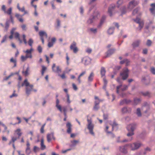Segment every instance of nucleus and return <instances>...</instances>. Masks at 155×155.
Returning <instances> with one entry per match:
<instances>
[{"label": "nucleus", "instance_id": "obj_57", "mask_svg": "<svg viewBox=\"0 0 155 155\" xmlns=\"http://www.w3.org/2000/svg\"><path fill=\"white\" fill-rule=\"evenodd\" d=\"M91 31L94 33H95L97 32V30L96 28H91L90 29Z\"/></svg>", "mask_w": 155, "mask_h": 155}, {"label": "nucleus", "instance_id": "obj_51", "mask_svg": "<svg viewBox=\"0 0 155 155\" xmlns=\"http://www.w3.org/2000/svg\"><path fill=\"white\" fill-rule=\"evenodd\" d=\"M66 95L67 97V102L68 104H70L71 102V101H70V99L69 95L68 93H67Z\"/></svg>", "mask_w": 155, "mask_h": 155}, {"label": "nucleus", "instance_id": "obj_54", "mask_svg": "<svg viewBox=\"0 0 155 155\" xmlns=\"http://www.w3.org/2000/svg\"><path fill=\"white\" fill-rule=\"evenodd\" d=\"M23 41L24 42V43L25 44H26L27 43V41H26V36L25 35H22Z\"/></svg>", "mask_w": 155, "mask_h": 155}, {"label": "nucleus", "instance_id": "obj_17", "mask_svg": "<svg viewBox=\"0 0 155 155\" xmlns=\"http://www.w3.org/2000/svg\"><path fill=\"white\" fill-rule=\"evenodd\" d=\"M151 8L149 9L150 11L152 14H155V3H152L150 5Z\"/></svg>", "mask_w": 155, "mask_h": 155}, {"label": "nucleus", "instance_id": "obj_63", "mask_svg": "<svg viewBox=\"0 0 155 155\" xmlns=\"http://www.w3.org/2000/svg\"><path fill=\"white\" fill-rule=\"evenodd\" d=\"M10 62H12L14 63L16 62V60L15 59H14L13 58H12L10 60Z\"/></svg>", "mask_w": 155, "mask_h": 155}, {"label": "nucleus", "instance_id": "obj_59", "mask_svg": "<svg viewBox=\"0 0 155 155\" xmlns=\"http://www.w3.org/2000/svg\"><path fill=\"white\" fill-rule=\"evenodd\" d=\"M54 43L51 42H49L48 43V46L49 48L52 47Z\"/></svg>", "mask_w": 155, "mask_h": 155}, {"label": "nucleus", "instance_id": "obj_47", "mask_svg": "<svg viewBox=\"0 0 155 155\" xmlns=\"http://www.w3.org/2000/svg\"><path fill=\"white\" fill-rule=\"evenodd\" d=\"M33 43V40L31 38H30L28 41V43L29 45L31 47H32V44Z\"/></svg>", "mask_w": 155, "mask_h": 155}, {"label": "nucleus", "instance_id": "obj_35", "mask_svg": "<svg viewBox=\"0 0 155 155\" xmlns=\"http://www.w3.org/2000/svg\"><path fill=\"white\" fill-rule=\"evenodd\" d=\"M94 74L93 72H91L88 78V81L89 82H91L93 79Z\"/></svg>", "mask_w": 155, "mask_h": 155}, {"label": "nucleus", "instance_id": "obj_19", "mask_svg": "<svg viewBox=\"0 0 155 155\" xmlns=\"http://www.w3.org/2000/svg\"><path fill=\"white\" fill-rule=\"evenodd\" d=\"M56 107L61 112H62V107L61 105L59 104V101L58 98L56 99Z\"/></svg>", "mask_w": 155, "mask_h": 155}, {"label": "nucleus", "instance_id": "obj_42", "mask_svg": "<svg viewBox=\"0 0 155 155\" xmlns=\"http://www.w3.org/2000/svg\"><path fill=\"white\" fill-rule=\"evenodd\" d=\"M19 137H17L15 136H13L11 137V140L12 141V143H14L15 141H16L18 139H19Z\"/></svg>", "mask_w": 155, "mask_h": 155}, {"label": "nucleus", "instance_id": "obj_46", "mask_svg": "<svg viewBox=\"0 0 155 155\" xmlns=\"http://www.w3.org/2000/svg\"><path fill=\"white\" fill-rule=\"evenodd\" d=\"M25 152L26 154H29L31 153V150L30 147H27L25 150Z\"/></svg>", "mask_w": 155, "mask_h": 155}, {"label": "nucleus", "instance_id": "obj_2", "mask_svg": "<svg viewBox=\"0 0 155 155\" xmlns=\"http://www.w3.org/2000/svg\"><path fill=\"white\" fill-rule=\"evenodd\" d=\"M142 145V144L140 142H136L126 144V146H128L131 150L134 151L139 149Z\"/></svg>", "mask_w": 155, "mask_h": 155}, {"label": "nucleus", "instance_id": "obj_52", "mask_svg": "<svg viewBox=\"0 0 155 155\" xmlns=\"http://www.w3.org/2000/svg\"><path fill=\"white\" fill-rule=\"evenodd\" d=\"M92 51V50L91 48H87L86 50V52L88 54H90Z\"/></svg>", "mask_w": 155, "mask_h": 155}, {"label": "nucleus", "instance_id": "obj_8", "mask_svg": "<svg viewBox=\"0 0 155 155\" xmlns=\"http://www.w3.org/2000/svg\"><path fill=\"white\" fill-rule=\"evenodd\" d=\"M128 70L127 68H125L123 71L120 73V75L122 76V79L124 80L126 79L128 77Z\"/></svg>", "mask_w": 155, "mask_h": 155}, {"label": "nucleus", "instance_id": "obj_30", "mask_svg": "<svg viewBox=\"0 0 155 155\" xmlns=\"http://www.w3.org/2000/svg\"><path fill=\"white\" fill-rule=\"evenodd\" d=\"M106 18V16L105 15L103 16L100 22L99 25H98V27H99L103 24Z\"/></svg>", "mask_w": 155, "mask_h": 155}, {"label": "nucleus", "instance_id": "obj_40", "mask_svg": "<svg viewBox=\"0 0 155 155\" xmlns=\"http://www.w3.org/2000/svg\"><path fill=\"white\" fill-rule=\"evenodd\" d=\"M103 81L104 83V85L103 87V89L105 90H106V88L107 85V81L105 78H104Z\"/></svg>", "mask_w": 155, "mask_h": 155}, {"label": "nucleus", "instance_id": "obj_53", "mask_svg": "<svg viewBox=\"0 0 155 155\" xmlns=\"http://www.w3.org/2000/svg\"><path fill=\"white\" fill-rule=\"evenodd\" d=\"M143 95L149 97L150 96V94L148 92H146L142 93Z\"/></svg>", "mask_w": 155, "mask_h": 155}, {"label": "nucleus", "instance_id": "obj_64", "mask_svg": "<svg viewBox=\"0 0 155 155\" xmlns=\"http://www.w3.org/2000/svg\"><path fill=\"white\" fill-rule=\"evenodd\" d=\"M72 87L73 89L76 91L77 90V87L76 86V85L74 83L72 84Z\"/></svg>", "mask_w": 155, "mask_h": 155}, {"label": "nucleus", "instance_id": "obj_18", "mask_svg": "<svg viewBox=\"0 0 155 155\" xmlns=\"http://www.w3.org/2000/svg\"><path fill=\"white\" fill-rule=\"evenodd\" d=\"M66 127L67 128V132L68 134L71 133L72 130V125L70 122H68L66 124Z\"/></svg>", "mask_w": 155, "mask_h": 155}, {"label": "nucleus", "instance_id": "obj_50", "mask_svg": "<svg viewBox=\"0 0 155 155\" xmlns=\"http://www.w3.org/2000/svg\"><path fill=\"white\" fill-rule=\"evenodd\" d=\"M99 108L98 105H95L93 107V110L95 111H97Z\"/></svg>", "mask_w": 155, "mask_h": 155}, {"label": "nucleus", "instance_id": "obj_1", "mask_svg": "<svg viewBox=\"0 0 155 155\" xmlns=\"http://www.w3.org/2000/svg\"><path fill=\"white\" fill-rule=\"evenodd\" d=\"M137 125L136 123H132L128 125L127 127V130L129 132L127 134L128 137L131 136L134 134V131L136 129Z\"/></svg>", "mask_w": 155, "mask_h": 155}, {"label": "nucleus", "instance_id": "obj_15", "mask_svg": "<svg viewBox=\"0 0 155 155\" xmlns=\"http://www.w3.org/2000/svg\"><path fill=\"white\" fill-rule=\"evenodd\" d=\"M142 81L145 84L147 85L150 83V79L148 76L143 77L142 79Z\"/></svg>", "mask_w": 155, "mask_h": 155}, {"label": "nucleus", "instance_id": "obj_6", "mask_svg": "<svg viewBox=\"0 0 155 155\" xmlns=\"http://www.w3.org/2000/svg\"><path fill=\"white\" fill-rule=\"evenodd\" d=\"M139 4V2L135 0H133L129 2L128 6V8L131 10Z\"/></svg>", "mask_w": 155, "mask_h": 155}, {"label": "nucleus", "instance_id": "obj_62", "mask_svg": "<svg viewBox=\"0 0 155 155\" xmlns=\"http://www.w3.org/2000/svg\"><path fill=\"white\" fill-rule=\"evenodd\" d=\"M97 1V0H90L88 3V4L91 5V4H92V3H94V2H96Z\"/></svg>", "mask_w": 155, "mask_h": 155}, {"label": "nucleus", "instance_id": "obj_7", "mask_svg": "<svg viewBox=\"0 0 155 155\" xmlns=\"http://www.w3.org/2000/svg\"><path fill=\"white\" fill-rule=\"evenodd\" d=\"M99 15V13L98 12H94V15L91 17L87 20V23L88 24H90L93 23V20L95 19L96 18H97Z\"/></svg>", "mask_w": 155, "mask_h": 155}, {"label": "nucleus", "instance_id": "obj_5", "mask_svg": "<svg viewBox=\"0 0 155 155\" xmlns=\"http://www.w3.org/2000/svg\"><path fill=\"white\" fill-rule=\"evenodd\" d=\"M150 103L147 102H144L143 104L141 107V109L142 110H143L145 108L146 109V110L144 111V112L145 113H146L148 112L150 110Z\"/></svg>", "mask_w": 155, "mask_h": 155}, {"label": "nucleus", "instance_id": "obj_61", "mask_svg": "<svg viewBox=\"0 0 155 155\" xmlns=\"http://www.w3.org/2000/svg\"><path fill=\"white\" fill-rule=\"evenodd\" d=\"M38 50L39 53H41L42 51V48L40 46H39L38 48Z\"/></svg>", "mask_w": 155, "mask_h": 155}, {"label": "nucleus", "instance_id": "obj_58", "mask_svg": "<svg viewBox=\"0 0 155 155\" xmlns=\"http://www.w3.org/2000/svg\"><path fill=\"white\" fill-rule=\"evenodd\" d=\"M26 55L25 56L26 57V58H32V54H27L26 53Z\"/></svg>", "mask_w": 155, "mask_h": 155}, {"label": "nucleus", "instance_id": "obj_36", "mask_svg": "<svg viewBox=\"0 0 155 155\" xmlns=\"http://www.w3.org/2000/svg\"><path fill=\"white\" fill-rule=\"evenodd\" d=\"M29 68L28 67H27L26 69V70L25 71H23L22 73L24 74V75L26 76H28L29 74Z\"/></svg>", "mask_w": 155, "mask_h": 155}, {"label": "nucleus", "instance_id": "obj_16", "mask_svg": "<svg viewBox=\"0 0 155 155\" xmlns=\"http://www.w3.org/2000/svg\"><path fill=\"white\" fill-rule=\"evenodd\" d=\"M33 86V85H31L29 86L26 87V93L28 96L31 93V92L32 90Z\"/></svg>", "mask_w": 155, "mask_h": 155}, {"label": "nucleus", "instance_id": "obj_45", "mask_svg": "<svg viewBox=\"0 0 155 155\" xmlns=\"http://www.w3.org/2000/svg\"><path fill=\"white\" fill-rule=\"evenodd\" d=\"M152 44V41L148 39L147 40L146 42V45L147 46L150 47L151 46Z\"/></svg>", "mask_w": 155, "mask_h": 155}, {"label": "nucleus", "instance_id": "obj_31", "mask_svg": "<svg viewBox=\"0 0 155 155\" xmlns=\"http://www.w3.org/2000/svg\"><path fill=\"white\" fill-rule=\"evenodd\" d=\"M136 114L138 117H140L142 116V113L140 108H138L137 109Z\"/></svg>", "mask_w": 155, "mask_h": 155}, {"label": "nucleus", "instance_id": "obj_44", "mask_svg": "<svg viewBox=\"0 0 155 155\" xmlns=\"http://www.w3.org/2000/svg\"><path fill=\"white\" fill-rule=\"evenodd\" d=\"M57 25L56 26V28L58 29L60 26V21L59 19H57L56 20Z\"/></svg>", "mask_w": 155, "mask_h": 155}, {"label": "nucleus", "instance_id": "obj_21", "mask_svg": "<svg viewBox=\"0 0 155 155\" xmlns=\"http://www.w3.org/2000/svg\"><path fill=\"white\" fill-rule=\"evenodd\" d=\"M121 111L122 113L124 114L130 113L131 111V109L130 108H127L126 107H124L122 109Z\"/></svg>", "mask_w": 155, "mask_h": 155}, {"label": "nucleus", "instance_id": "obj_56", "mask_svg": "<svg viewBox=\"0 0 155 155\" xmlns=\"http://www.w3.org/2000/svg\"><path fill=\"white\" fill-rule=\"evenodd\" d=\"M14 75V74L12 73L11 74L9 75L8 76L6 77L5 78H4L3 80L4 81L7 80L11 76H12Z\"/></svg>", "mask_w": 155, "mask_h": 155}, {"label": "nucleus", "instance_id": "obj_24", "mask_svg": "<svg viewBox=\"0 0 155 155\" xmlns=\"http://www.w3.org/2000/svg\"><path fill=\"white\" fill-rule=\"evenodd\" d=\"M31 84H30L28 82V80L26 79L21 84V86L23 87L25 86L26 87L29 86Z\"/></svg>", "mask_w": 155, "mask_h": 155}, {"label": "nucleus", "instance_id": "obj_34", "mask_svg": "<svg viewBox=\"0 0 155 155\" xmlns=\"http://www.w3.org/2000/svg\"><path fill=\"white\" fill-rule=\"evenodd\" d=\"M141 101V99L140 98H135L134 99V103L137 105L139 104Z\"/></svg>", "mask_w": 155, "mask_h": 155}, {"label": "nucleus", "instance_id": "obj_37", "mask_svg": "<svg viewBox=\"0 0 155 155\" xmlns=\"http://www.w3.org/2000/svg\"><path fill=\"white\" fill-rule=\"evenodd\" d=\"M114 28V27H111L109 28L107 31V33L109 35L112 34L113 33Z\"/></svg>", "mask_w": 155, "mask_h": 155}, {"label": "nucleus", "instance_id": "obj_12", "mask_svg": "<svg viewBox=\"0 0 155 155\" xmlns=\"http://www.w3.org/2000/svg\"><path fill=\"white\" fill-rule=\"evenodd\" d=\"M91 61V59L88 57H84L82 60V62L85 65H88L90 64Z\"/></svg>", "mask_w": 155, "mask_h": 155}, {"label": "nucleus", "instance_id": "obj_27", "mask_svg": "<svg viewBox=\"0 0 155 155\" xmlns=\"http://www.w3.org/2000/svg\"><path fill=\"white\" fill-rule=\"evenodd\" d=\"M41 147L42 150H44L46 148V146L44 144V140L43 138H42L41 139Z\"/></svg>", "mask_w": 155, "mask_h": 155}, {"label": "nucleus", "instance_id": "obj_25", "mask_svg": "<svg viewBox=\"0 0 155 155\" xmlns=\"http://www.w3.org/2000/svg\"><path fill=\"white\" fill-rule=\"evenodd\" d=\"M39 35L41 37V38L45 36V38H47V35L46 32L44 31H40L39 32Z\"/></svg>", "mask_w": 155, "mask_h": 155}, {"label": "nucleus", "instance_id": "obj_26", "mask_svg": "<svg viewBox=\"0 0 155 155\" xmlns=\"http://www.w3.org/2000/svg\"><path fill=\"white\" fill-rule=\"evenodd\" d=\"M15 134H17L19 137L21 136L22 133L21 132V130L20 129H18L16 130H15L14 133V135H15Z\"/></svg>", "mask_w": 155, "mask_h": 155}, {"label": "nucleus", "instance_id": "obj_55", "mask_svg": "<svg viewBox=\"0 0 155 155\" xmlns=\"http://www.w3.org/2000/svg\"><path fill=\"white\" fill-rule=\"evenodd\" d=\"M15 37V38L18 39L19 38V34L18 32H15L14 33Z\"/></svg>", "mask_w": 155, "mask_h": 155}, {"label": "nucleus", "instance_id": "obj_9", "mask_svg": "<svg viewBox=\"0 0 155 155\" xmlns=\"http://www.w3.org/2000/svg\"><path fill=\"white\" fill-rule=\"evenodd\" d=\"M133 20L135 22L139 24V27L140 28V31L143 26L144 22L143 21L141 20L140 19L138 18L133 19Z\"/></svg>", "mask_w": 155, "mask_h": 155}, {"label": "nucleus", "instance_id": "obj_49", "mask_svg": "<svg viewBox=\"0 0 155 155\" xmlns=\"http://www.w3.org/2000/svg\"><path fill=\"white\" fill-rule=\"evenodd\" d=\"M126 8L125 7H123L121 8V13L122 14H125L126 12Z\"/></svg>", "mask_w": 155, "mask_h": 155}, {"label": "nucleus", "instance_id": "obj_39", "mask_svg": "<svg viewBox=\"0 0 155 155\" xmlns=\"http://www.w3.org/2000/svg\"><path fill=\"white\" fill-rule=\"evenodd\" d=\"M12 8L11 7H10L9 8L7 11H5V13L9 15H11L12 13Z\"/></svg>", "mask_w": 155, "mask_h": 155}, {"label": "nucleus", "instance_id": "obj_28", "mask_svg": "<svg viewBox=\"0 0 155 155\" xmlns=\"http://www.w3.org/2000/svg\"><path fill=\"white\" fill-rule=\"evenodd\" d=\"M153 21L149 20L148 22L146 23L145 26L146 28L147 29H148L150 28L151 25L153 24Z\"/></svg>", "mask_w": 155, "mask_h": 155}, {"label": "nucleus", "instance_id": "obj_14", "mask_svg": "<svg viewBox=\"0 0 155 155\" xmlns=\"http://www.w3.org/2000/svg\"><path fill=\"white\" fill-rule=\"evenodd\" d=\"M121 88V89L122 91H125L128 88V86L126 85H124L122 86V85H120L117 87V94H119V89Z\"/></svg>", "mask_w": 155, "mask_h": 155}, {"label": "nucleus", "instance_id": "obj_11", "mask_svg": "<svg viewBox=\"0 0 155 155\" xmlns=\"http://www.w3.org/2000/svg\"><path fill=\"white\" fill-rule=\"evenodd\" d=\"M52 71L56 73H60L61 72V69L59 66H57L56 67L55 64H53L52 66Z\"/></svg>", "mask_w": 155, "mask_h": 155}, {"label": "nucleus", "instance_id": "obj_38", "mask_svg": "<svg viewBox=\"0 0 155 155\" xmlns=\"http://www.w3.org/2000/svg\"><path fill=\"white\" fill-rule=\"evenodd\" d=\"M120 137H118L117 138V142L123 143H124V142H127L129 141L128 140L125 139H124L122 140H120Z\"/></svg>", "mask_w": 155, "mask_h": 155}, {"label": "nucleus", "instance_id": "obj_41", "mask_svg": "<svg viewBox=\"0 0 155 155\" xmlns=\"http://www.w3.org/2000/svg\"><path fill=\"white\" fill-rule=\"evenodd\" d=\"M33 50L32 48H31L30 49H27L26 51H24V52L27 54H31Z\"/></svg>", "mask_w": 155, "mask_h": 155}, {"label": "nucleus", "instance_id": "obj_60", "mask_svg": "<svg viewBox=\"0 0 155 155\" xmlns=\"http://www.w3.org/2000/svg\"><path fill=\"white\" fill-rule=\"evenodd\" d=\"M2 10L3 11L4 13H5L6 11V7L5 5H2Z\"/></svg>", "mask_w": 155, "mask_h": 155}, {"label": "nucleus", "instance_id": "obj_13", "mask_svg": "<svg viewBox=\"0 0 155 155\" xmlns=\"http://www.w3.org/2000/svg\"><path fill=\"white\" fill-rule=\"evenodd\" d=\"M47 141L49 143L50 142L52 138L54 140H55V138L54 136V133L53 132L51 134H48L47 135Z\"/></svg>", "mask_w": 155, "mask_h": 155}, {"label": "nucleus", "instance_id": "obj_33", "mask_svg": "<svg viewBox=\"0 0 155 155\" xmlns=\"http://www.w3.org/2000/svg\"><path fill=\"white\" fill-rule=\"evenodd\" d=\"M79 142L78 140H74L71 141V144L70 145V146L71 147H74L76 144Z\"/></svg>", "mask_w": 155, "mask_h": 155}, {"label": "nucleus", "instance_id": "obj_29", "mask_svg": "<svg viewBox=\"0 0 155 155\" xmlns=\"http://www.w3.org/2000/svg\"><path fill=\"white\" fill-rule=\"evenodd\" d=\"M100 72L101 77H103L105 76L106 73V70L104 67H102L101 68Z\"/></svg>", "mask_w": 155, "mask_h": 155}, {"label": "nucleus", "instance_id": "obj_4", "mask_svg": "<svg viewBox=\"0 0 155 155\" xmlns=\"http://www.w3.org/2000/svg\"><path fill=\"white\" fill-rule=\"evenodd\" d=\"M115 6L114 4H112L109 7L108 13L110 16L111 17L114 14L115 12Z\"/></svg>", "mask_w": 155, "mask_h": 155}, {"label": "nucleus", "instance_id": "obj_20", "mask_svg": "<svg viewBox=\"0 0 155 155\" xmlns=\"http://www.w3.org/2000/svg\"><path fill=\"white\" fill-rule=\"evenodd\" d=\"M141 40H137L134 41L132 44V45L134 48L138 47L141 43Z\"/></svg>", "mask_w": 155, "mask_h": 155}, {"label": "nucleus", "instance_id": "obj_32", "mask_svg": "<svg viewBox=\"0 0 155 155\" xmlns=\"http://www.w3.org/2000/svg\"><path fill=\"white\" fill-rule=\"evenodd\" d=\"M130 102V100H127L126 99H124L120 101V105H122L125 104H128Z\"/></svg>", "mask_w": 155, "mask_h": 155}, {"label": "nucleus", "instance_id": "obj_10", "mask_svg": "<svg viewBox=\"0 0 155 155\" xmlns=\"http://www.w3.org/2000/svg\"><path fill=\"white\" fill-rule=\"evenodd\" d=\"M71 50H73L74 53H76L78 51V48L76 47V43L73 41L70 46Z\"/></svg>", "mask_w": 155, "mask_h": 155}, {"label": "nucleus", "instance_id": "obj_22", "mask_svg": "<svg viewBox=\"0 0 155 155\" xmlns=\"http://www.w3.org/2000/svg\"><path fill=\"white\" fill-rule=\"evenodd\" d=\"M115 49H110L108 50L107 52V57H109L113 54L115 52Z\"/></svg>", "mask_w": 155, "mask_h": 155}, {"label": "nucleus", "instance_id": "obj_48", "mask_svg": "<svg viewBox=\"0 0 155 155\" xmlns=\"http://www.w3.org/2000/svg\"><path fill=\"white\" fill-rule=\"evenodd\" d=\"M150 71L153 74H155V68L154 67H151L150 68Z\"/></svg>", "mask_w": 155, "mask_h": 155}, {"label": "nucleus", "instance_id": "obj_3", "mask_svg": "<svg viewBox=\"0 0 155 155\" xmlns=\"http://www.w3.org/2000/svg\"><path fill=\"white\" fill-rule=\"evenodd\" d=\"M88 125L87 127L89 130L90 133L93 136L94 135V133L93 131V129L94 127V125L92 123V121L91 120L87 119Z\"/></svg>", "mask_w": 155, "mask_h": 155}, {"label": "nucleus", "instance_id": "obj_23", "mask_svg": "<svg viewBox=\"0 0 155 155\" xmlns=\"http://www.w3.org/2000/svg\"><path fill=\"white\" fill-rule=\"evenodd\" d=\"M127 147H128V146H126V145L124 146H121L120 147V150L124 153H126L127 152V150L126 148Z\"/></svg>", "mask_w": 155, "mask_h": 155}, {"label": "nucleus", "instance_id": "obj_43", "mask_svg": "<svg viewBox=\"0 0 155 155\" xmlns=\"http://www.w3.org/2000/svg\"><path fill=\"white\" fill-rule=\"evenodd\" d=\"M140 10V8H135V9H134L133 12L132 14L133 15H135L137 12H138V11Z\"/></svg>", "mask_w": 155, "mask_h": 155}]
</instances>
